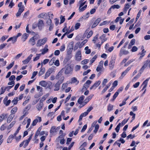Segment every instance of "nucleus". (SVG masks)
Instances as JSON below:
<instances>
[{"mask_svg":"<svg viewBox=\"0 0 150 150\" xmlns=\"http://www.w3.org/2000/svg\"><path fill=\"white\" fill-rule=\"evenodd\" d=\"M91 83V81L90 80H87L84 84L83 87L87 89L89 87V85Z\"/></svg>","mask_w":150,"mask_h":150,"instance_id":"22","label":"nucleus"},{"mask_svg":"<svg viewBox=\"0 0 150 150\" xmlns=\"http://www.w3.org/2000/svg\"><path fill=\"white\" fill-rule=\"evenodd\" d=\"M100 83L101 81H96L93 85L90 87V89L91 90L95 89L100 85Z\"/></svg>","mask_w":150,"mask_h":150,"instance_id":"13","label":"nucleus"},{"mask_svg":"<svg viewBox=\"0 0 150 150\" xmlns=\"http://www.w3.org/2000/svg\"><path fill=\"white\" fill-rule=\"evenodd\" d=\"M50 133L51 134H53L54 132H56V131L55 127L53 126L52 127L50 131Z\"/></svg>","mask_w":150,"mask_h":150,"instance_id":"48","label":"nucleus"},{"mask_svg":"<svg viewBox=\"0 0 150 150\" xmlns=\"http://www.w3.org/2000/svg\"><path fill=\"white\" fill-rule=\"evenodd\" d=\"M47 82L44 81H42L39 83V85L43 87H46V84Z\"/></svg>","mask_w":150,"mask_h":150,"instance_id":"35","label":"nucleus"},{"mask_svg":"<svg viewBox=\"0 0 150 150\" xmlns=\"http://www.w3.org/2000/svg\"><path fill=\"white\" fill-rule=\"evenodd\" d=\"M85 50H86L85 53L86 54H88L91 53V50L88 49V46L86 47L85 48Z\"/></svg>","mask_w":150,"mask_h":150,"instance_id":"44","label":"nucleus"},{"mask_svg":"<svg viewBox=\"0 0 150 150\" xmlns=\"http://www.w3.org/2000/svg\"><path fill=\"white\" fill-rule=\"evenodd\" d=\"M65 136V134H61L57 139L56 140L57 141H59V140H60L61 139H64V137Z\"/></svg>","mask_w":150,"mask_h":150,"instance_id":"47","label":"nucleus"},{"mask_svg":"<svg viewBox=\"0 0 150 150\" xmlns=\"http://www.w3.org/2000/svg\"><path fill=\"white\" fill-rule=\"evenodd\" d=\"M33 55L30 54V55L25 60L23 61L22 62L24 64H26L28 63L31 59L32 57H33Z\"/></svg>","mask_w":150,"mask_h":150,"instance_id":"14","label":"nucleus"},{"mask_svg":"<svg viewBox=\"0 0 150 150\" xmlns=\"http://www.w3.org/2000/svg\"><path fill=\"white\" fill-rule=\"evenodd\" d=\"M101 21V19L100 18H98L94 22L92 26V28H95L96 26H97L98 23L100 22Z\"/></svg>","mask_w":150,"mask_h":150,"instance_id":"16","label":"nucleus"},{"mask_svg":"<svg viewBox=\"0 0 150 150\" xmlns=\"http://www.w3.org/2000/svg\"><path fill=\"white\" fill-rule=\"evenodd\" d=\"M41 121V118L40 117H38L37 118L35 119L32 123V125L33 126H35L36 125L37 122L38 121L39 122Z\"/></svg>","mask_w":150,"mask_h":150,"instance_id":"17","label":"nucleus"},{"mask_svg":"<svg viewBox=\"0 0 150 150\" xmlns=\"http://www.w3.org/2000/svg\"><path fill=\"white\" fill-rule=\"evenodd\" d=\"M111 7L113 9L115 8L119 9L120 8V6L118 4L114 5L112 6Z\"/></svg>","mask_w":150,"mask_h":150,"instance_id":"49","label":"nucleus"},{"mask_svg":"<svg viewBox=\"0 0 150 150\" xmlns=\"http://www.w3.org/2000/svg\"><path fill=\"white\" fill-rule=\"evenodd\" d=\"M52 84V83L50 81L47 82L46 84V87H47V88H50Z\"/></svg>","mask_w":150,"mask_h":150,"instance_id":"64","label":"nucleus"},{"mask_svg":"<svg viewBox=\"0 0 150 150\" xmlns=\"http://www.w3.org/2000/svg\"><path fill=\"white\" fill-rule=\"evenodd\" d=\"M129 119L128 118L127 120L125 119H124L121 123V126H122L124 125L129 120Z\"/></svg>","mask_w":150,"mask_h":150,"instance_id":"51","label":"nucleus"},{"mask_svg":"<svg viewBox=\"0 0 150 150\" xmlns=\"http://www.w3.org/2000/svg\"><path fill=\"white\" fill-rule=\"evenodd\" d=\"M115 61V59L112 57L109 64V68L110 70H112L113 68Z\"/></svg>","mask_w":150,"mask_h":150,"instance_id":"6","label":"nucleus"},{"mask_svg":"<svg viewBox=\"0 0 150 150\" xmlns=\"http://www.w3.org/2000/svg\"><path fill=\"white\" fill-rule=\"evenodd\" d=\"M6 90V89H5V88H4V87H2L1 88V90L0 91V94L1 95L2 94H3L4 93V92H5Z\"/></svg>","mask_w":150,"mask_h":150,"instance_id":"62","label":"nucleus"},{"mask_svg":"<svg viewBox=\"0 0 150 150\" xmlns=\"http://www.w3.org/2000/svg\"><path fill=\"white\" fill-rule=\"evenodd\" d=\"M71 81L72 83H74L76 82H77V83H79V81H77V79L75 77H73L71 79Z\"/></svg>","mask_w":150,"mask_h":150,"instance_id":"59","label":"nucleus"},{"mask_svg":"<svg viewBox=\"0 0 150 150\" xmlns=\"http://www.w3.org/2000/svg\"><path fill=\"white\" fill-rule=\"evenodd\" d=\"M146 52V51L144 50V49H143L141 52L139 53V54L141 55L139 58V59L140 60L142 59L145 55V53Z\"/></svg>","mask_w":150,"mask_h":150,"instance_id":"28","label":"nucleus"},{"mask_svg":"<svg viewBox=\"0 0 150 150\" xmlns=\"http://www.w3.org/2000/svg\"><path fill=\"white\" fill-rule=\"evenodd\" d=\"M81 54L80 50H78L75 55V59L76 61H80L81 59Z\"/></svg>","mask_w":150,"mask_h":150,"instance_id":"7","label":"nucleus"},{"mask_svg":"<svg viewBox=\"0 0 150 150\" xmlns=\"http://www.w3.org/2000/svg\"><path fill=\"white\" fill-rule=\"evenodd\" d=\"M104 62L103 61H101L99 63L98 66L97 67L96 70L97 72L100 71L103 68V65Z\"/></svg>","mask_w":150,"mask_h":150,"instance_id":"12","label":"nucleus"},{"mask_svg":"<svg viewBox=\"0 0 150 150\" xmlns=\"http://www.w3.org/2000/svg\"><path fill=\"white\" fill-rule=\"evenodd\" d=\"M49 61V59H44L43 62L41 63V65L42 67L43 65H45L48 63Z\"/></svg>","mask_w":150,"mask_h":150,"instance_id":"43","label":"nucleus"},{"mask_svg":"<svg viewBox=\"0 0 150 150\" xmlns=\"http://www.w3.org/2000/svg\"><path fill=\"white\" fill-rule=\"evenodd\" d=\"M65 49V45L64 44H63L60 47V50L61 52H63L64 51Z\"/></svg>","mask_w":150,"mask_h":150,"instance_id":"58","label":"nucleus"},{"mask_svg":"<svg viewBox=\"0 0 150 150\" xmlns=\"http://www.w3.org/2000/svg\"><path fill=\"white\" fill-rule=\"evenodd\" d=\"M18 108L17 107H15L13 108L11 110V114L15 115V114L17 111Z\"/></svg>","mask_w":150,"mask_h":150,"instance_id":"34","label":"nucleus"},{"mask_svg":"<svg viewBox=\"0 0 150 150\" xmlns=\"http://www.w3.org/2000/svg\"><path fill=\"white\" fill-rule=\"evenodd\" d=\"M131 68V67H128L125 71L122 72L121 73V76L120 77V79H122L127 74L128 71Z\"/></svg>","mask_w":150,"mask_h":150,"instance_id":"8","label":"nucleus"},{"mask_svg":"<svg viewBox=\"0 0 150 150\" xmlns=\"http://www.w3.org/2000/svg\"><path fill=\"white\" fill-rule=\"evenodd\" d=\"M97 58V56L96 55L90 60V64H91L92 63H93L94 62V61H95V60H96Z\"/></svg>","mask_w":150,"mask_h":150,"instance_id":"55","label":"nucleus"},{"mask_svg":"<svg viewBox=\"0 0 150 150\" xmlns=\"http://www.w3.org/2000/svg\"><path fill=\"white\" fill-rule=\"evenodd\" d=\"M150 60H147L144 62V65L139 70V72H143L144 69L146 68L148 65L149 66V67L150 68Z\"/></svg>","mask_w":150,"mask_h":150,"instance_id":"3","label":"nucleus"},{"mask_svg":"<svg viewBox=\"0 0 150 150\" xmlns=\"http://www.w3.org/2000/svg\"><path fill=\"white\" fill-rule=\"evenodd\" d=\"M8 35H4L2 36L0 39V40L3 42H4L7 38H8Z\"/></svg>","mask_w":150,"mask_h":150,"instance_id":"42","label":"nucleus"},{"mask_svg":"<svg viewBox=\"0 0 150 150\" xmlns=\"http://www.w3.org/2000/svg\"><path fill=\"white\" fill-rule=\"evenodd\" d=\"M121 126V123H119L117 125L116 127L115 128V130L117 132H119L120 127Z\"/></svg>","mask_w":150,"mask_h":150,"instance_id":"50","label":"nucleus"},{"mask_svg":"<svg viewBox=\"0 0 150 150\" xmlns=\"http://www.w3.org/2000/svg\"><path fill=\"white\" fill-rule=\"evenodd\" d=\"M14 116L15 115L11 114L7 118V122L8 123H9L12 120Z\"/></svg>","mask_w":150,"mask_h":150,"instance_id":"26","label":"nucleus"},{"mask_svg":"<svg viewBox=\"0 0 150 150\" xmlns=\"http://www.w3.org/2000/svg\"><path fill=\"white\" fill-rule=\"evenodd\" d=\"M87 7V5H85L83 7L79 6V10L80 12H82L84 11Z\"/></svg>","mask_w":150,"mask_h":150,"instance_id":"32","label":"nucleus"},{"mask_svg":"<svg viewBox=\"0 0 150 150\" xmlns=\"http://www.w3.org/2000/svg\"><path fill=\"white\" fill-rule=\"evenodd\" d=\"M17 38L15 36L9 38L7 41V42H8L11 40L12 41V43L14 44L17 41Z\"/></svg>","mask_w":150,"mask_h":150,"instance_id":"18","label":"nucleus"},{"mask_svg":"<svg viewBox=\"0 0 150 150\" xmlns=\"http://www.w3.org/2000/svg\"><path fill=\"white\" fill-rule=\"evenodd\" d=\"M90 16V13L89 12H88L86 14L83 16L81 17L80 18V21H82L83 19H86L88 18Z\"/></svg>","mask_w":150,"mask_h":150,"instance_id":"27","label":"nucleus"},{"mask_svg":"<svg viewBox=\"0 0 150 150\" xmlns=\"http://www.w3.org/2000/svg\"><path fill=\"white\" fill-rule=\"evenodd\" d=\"M37 39L35 36H33L30 39L29 41V43L32 46H33L35 44V41Z\"/></svg>","mask_w":150,"mask_h":150,"instance_id":"10","label":"nucleus"},{"mask_svg":"<svg viewBox=\"0 0 150 150\" xmlns=\"http://www.w3.org/2000/svg\"><path fill=\"white\" fill-rule=\"evenodd\" d=\"M79 44L80 42H78L75 45L74 48V51H75L79 47Z\"/></svg>","mask_w":150,"mask_h":150,"instance_id":"61","label":"nucleus"},{"mask_svg":"<svg viewBox=\"0 0 150 150\" xmlns=\"http://www.w3.org/2000/svg\"><path fill=\"white\" fill-rule=\"evenodd\" d=\"M73 42H71L69 43V48L67 49V55H68L69 59H70L72 57V56L71 54L73 50Z\"/></svg>","mask_w":150,"mask_h":150,"instance_id":"2","label":"nucleus"},{"mask_svg":"<svg viewBox=\"0 0 150 150\" xmlns=\"http://www.w3.org/2000/svg\"><path fill=\"white\" fill-rule=\"evenodd\" d=\"M43 103L40 102V103L38 104L37 105L36 108L38 110L40 111L41 110L43 106Z\"/></svg>","mask_w":150,"mask_h":150,"instance_id":"29","label":"nucleus"},{"mask_svg":"<svg viewBox=\"0 0 150 150\" xmlns=\"http://www.w3.org/2000/svg\"><path fill=\"white\" fill-rule=\"evenodd\" d=\"M16 123V122L15 121H13L12 122L10 125L8 126L7 129H11L14 125Z\"/></svg>","mask_w":150,"mask_h":150,"instance_id":"45","label":"nucleus"},{"mask_svg":"<svg viewBox=\"0 0 150 150\" xmlns=\"http://www.w3.org/2000/svg\"><path fill=\"white\" fill-rule=\"evenodd\" d=\"M44 25V23L43 21L41 19H39L38 21V27L39 29L40 30H41Z\"/></svg>","mask_w":150,"mask_h":150,"instance_id":"15","label":"nucleus"},{"mask_svg":"<svg viewBox=\"0 0 150 150\" xmlns=\"http://www.w3.org/2000/svg\"><path fill=\"white\" fill-rule=\"evenodd\" d=\"M119 94L118 92H116L114 95L112 100H114L117 96Z\"/></svg>","mask_w":150,"mask_h":150,"instance_id":"60","label":"nucleus"},{"mask_svg":"<svg viewBox=\"0 0 150 150\" xmlns=\"http://www.w3.org/2000/svg\"><path fill=\"white\" fill-rule=\"evenodd\" d=\"M48 96V94H46L43 97H42L41 99L40 100V102L43 103V102L46 99Z\"/></svg>","mask_w":150,"mask_h":150,"instance_id":"41","label":"nucleus"},{"mask_svg":"<svg viewBox=\"0 0 150 150\" xmlns=\"http://www.w3.org/2000/svg\"><path fill=\"white\" fill-rule=\"evenodd\" d=\"M131 6V5L128 4H125V6L124 8V12L125 13H126V12L129 8Z\"/></svg>","mask_w":150,"mask_h":150,"instance_id":"30","label":"nucleus"},{"mask_svg":"<svg viewBox=\"0 0 150 150\" xmlns=\"http://www.w3.org/2000/svg\"><path fill=\"white\" fill-rule=\"evenodd\" d=\"M14 62H13L10 63L9 65L7 66L6 68L8 69H10L13 66V65L14 64Z\"/></svg>","mask_w":150,"mask_h":150,"instance_id":"54","label":"nucleus"},{"mask_svg":"<svg viewBox=\"0 0 150 150\" xmlns=\"http://www.w3.org/2000/svg\"><path fill=\"white\" fill-rule=\"evenodd\" d=\"M123 48H122L120 51V55H122L123 54L126 55L128 53V51L125 50Z\"/></svg>","mask_w":150,"mask_h":150,"instance_id":"21","label":"nucleus"},{"mask_svg":"<svg viewBox=\"0 0 150 150\" xmlns=\"http://www.w3.org/2000/svg\"><path fill=\"white\" fill-rule=\"evenodd\" d=\"M53 69L52 68L49 69L45 74L44 79H47L53 71Z\"/></svg>","mask_w":150,"mask_h":150,"instance_id":"11","label":"nucleus"},{"mask_svg":"<svg viewBox=\"0 0 150 150\" xmlns=\"http://www.w3.org/2000/svg\"><path fill=\"white\" fill-rule=\"evenodd\" d=\"M8 115L6 114L3 113L0 116V122H1L4 119L7 118Z\"/></svg>","mask_w":150,"mask_h":150,"instance_id":"23","label":"nucleus"},{"mask_svg":"<svg viewBox=\"0 0 150 150\" xmlns=\"http://www.w3.org/2000/svg\"><path fill=\"white\" fill-rule=\"evenodd\" d=\"M47 40V38H45L42 39H40L38 41L36 44L37 47H40L42 45H44L46 42Z\"/></svg>","mask_w":150,"mask_h":150,"instance_id":"5","label":"nucleus"},{"mask_svg":"<svg viewBox=\"0 0 150 150\" xmlns=\"http://www.w3.org/2000/svg\"><path fill=\"white\" fill-rule=\"evenodd\" d=\"M134 61V59H132L128 61L127 63H126L124 65L125 67H126L127 66L129 65L131 63L133 62Z\"/></svg>","mask_w":150,"mask_h":150,"instance_id":"53","label":"nucleus"},{"mask_svg":"<svg viewBox=\"0 0 150 150\" xmlns=\"http://www.w3.org/2000/svg\"><path fill=\"white\" fill-rule=\"evenodd\" d=\"M48 47V45H45L44 49L42 50L41 53H40V54H41V55H43L46 53L49 50L47 48Z\"/></svg>","mask_w":150,"mask_h":150,"instance_id":"19","label":"nucleus"},{"mask_svg":"<svg viewBox=\"0 0 150 150\" xmlns=\"http://www.w3.org/2000/svg\"><path fill=\"white\" fill-rule=\"evenodd\" d=\"M87 40H85L79 44V48H81L87 42Z\"/></svg>","mask_w":150,"mask_h":150,"instance_id":"40","label":"nucleus"},{"mask_svg":"<svg viewBox=\"0 0 150 150\" xmlns=\"http://www.w3.org/2000/svg\"><path fill=\"white\" fill-rule=\"evenodd\" d=\"M47 14L45 13H40L38 16V18H43L44 17H45V19L46 18L47 16Z\"/></svg>","mask_w":150,"mask_h":150,"instance_id":"24","label":"nucleus"},{"mask_svg":"<svg viewBox=\"0 0 150 150\" xmlns=\"http://www.w3.org/2000/svg\"><path fill=\"white\" fill-rule=\"evenodd\" d=\"M113 105L111 104H109L107 107V110L108 112H110L113 109Z\"/></svg>","mask_w":150,"mask_h":150,"instance_id":"38","label":"nucleus"},{"mask_svg":"<svg viewBox=\"0 0 150 150\" xmlns=\"http://www.w3.org/2000/svg\"><path fill=\"white\" fill-rule=\"evenodd\" d=\"M142 11L141 10H140L139 11L138 13L137 14V16L136 18V21H137V20H138V19L139 18V17L141 15V14L142 13Z\"/></svg>","mask_w":150,"mask_h":150,"instance_id":"57","label":"nucleus"},{"mask_svg":"<svg viewBox=\"0 0 150 150\" xmlns=\"http://www.w3.org/2000/svg\"><path fill=\"white\" fill-rule=\"evenodd\" d=\"M60 18L61 19L60 23L61 24L65 21V18L64 16H63L62 15L60 17Z\"/></svg>","mask_w":150,"mask_h":150,"instance_id":"56","label":"nucleus"},{"mask_svg":"<svg viewBox=\"0 0 150 150\" xmlns=\"http://www.w3.org/2000/svg\"><path fill=\"white\" fill-rule=\"evenodd\" d=\"M81 25V24L80 23H76L75 25L74 28L75 30L78 29Z\"/></svg>","mask_w":150,"mask_h":150,"instance_id":"52","label":"nucleus"},{"mask_svg":"<svg viewBox=\"0 0 150 150\" xmlns=\"http://www.w3.org/2000/svg\"><path fill=\"white\" fill-rule=\"evenodd\" d=\"M36 55V56L33 58V60L34 61H35L38 60L39 59L40 56L41 55V54H37Z\"/></svg>","mask_w":150,"mask_h":150,"instance_id":"46","label":"nucleus"},{"mask_svg":"<svg viewBox=\"0 0 150 150\" xmlns=\"http://www.w3.org/2000/svg\"><path fill=\"white\" fill-rule=\"evenodd\" d=\"M93 34V32L92 31H90L88 33L87 35V38H90L92 35Z\"/></svg>","mask_w":150,"mask_h":150,"instance_id":"63","label":"nucleus"},{"mask_svg":"<svg viewBox=\"0 0 150 150\" xmlns=\"http://www.w3.org/2000/svg\"><path fill=\"white\" fill-rule=\"evenodd\" d=\"M15 136H13L12 134L10 135L8 137V139H7V142L8 143H11V142H12V140L13 139V138Z\"/></svg>","mask_w":150,"mask_h":150,"instance_id":"31","label":"nucleus"},{"mask_svg":"<svg viewBox=\"0 0 150 150\" xmlns=\"http://www.w3.org/2000/svg\"><path fill=\"white\" fill-rule=\"evenodd\" d=\"M64 70V69H62L58 73L55 77V79H59L58 81L62 83L64 79V77L62 74V73Z\"/></svg>","mask_w":150,"mask_h":150,"instance_id":"1","label":"nucleus"},{"mask_svg":"<svg viewBox=\"0 0 150 150\" xmlns=\"http://www.w3.org/2000/svg\"><path fill=\"white\" fill-rule=\"evenodd\" d=\"M64 68V73L66 74L71 73L73 71V68L70 66L66 65Z\"/></svg>","mask_w":150,"mask_h":150,"instance_id":"4","label":"nucleus"},{"mask_svg":"<svg viewBox=\"0 0 150 150\" xmlns=\"http://www.w3.org/2000/svg\"><path fill=\"white\" fill-rule=\"evenodd\" d=\"M142 72H140L137 75H136L132 79V80L133 81H135L140 76L142 73Z\"/></svg>","mask_w":150,"mask_h":150,"instance_id":"37","label":"nucleus"},{"mask_svg":"<svg viewBox=\"0 0 150 150\" xmlns=\"http://www.w3.org/2000/svg\"><path fill=\"white\" fill-rule=\"evenodd\" d=\"M45 68L42 67L41 66L40 70L38 73L39 76H40L42 75L45 73Z\"/></svg>","mask_w":150,"mask_h":150,"instance_id":"33","label":"nucleus"},{"mask_svg":"<svg viewBox=\"0 0 150 150\" xmlns=\"http://www.w3.org/2000/svg\"><path fill=\"white\" fill-rule=\"evenodd\" d=\"M94 95L93 94H91L89 95L87 98H86L84 100L83 102V106H84L86 105L90 100L93 97V96Z\"/></svg>","mask_w":150,"mask_h":150,"instance_id":"9","label":"nucleus"},{"mask_svg":"<svg viewBox=\"0 0 150 150\" xmlns=\"http://www.w3.org/2000/svg\"><path fill=\"white\" fill-rule=\"evenodd\" d=\"M62 83L60 82V81H58L54 85L55 88L54 90L55 91H57L59 90V87L60 86V85Z\"/></svg>","mask_w":150,"mask_h":150,"instance_id":"20","label":"nucleus"},{"mask_svg":"<svg viewBox=\"0 0 150 150\" xmlns=\"http://www.w3.org/2000/svg\"><path fill=\"white\" fill-rule=\"evenodd\" d=\"M31 98L30 96H28L26 98V100L23 103V105L24 106L25 105L29 102V101Z\"/></svg>","mask_w":150,"mask_h":150,"instance_id":"39","label":"nucleus"},{"mask_svg":"<svg viewBox=\"0 0 150 150\" xmlns=\"http://www.w3.org/2000/svg\"><path fill=\"white\" fill-rule=\"evenodd\" d=\"M28 36V34L25 33L22 36V40L23 42H25V40L27 39Z\"/></svg>","mask_w":150,"mask_h":150,"instance_id":"36","label":"nucleus"},{"mask_svg":"<svg viewBox=\"0 0 150 150\" xmlns=\"http://www.w3.org/2000/svg\"><path fill=\"white\" fill-rule=\"evenodd\" d=\"M85 98V96L82 95L79 98L78 100V103L79 104L81 105L83 103V101Z\"/></svg>","mask_w":150,"mask_h":150,"instance_id":"25","label":"nucleus"}]
</instances>
